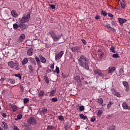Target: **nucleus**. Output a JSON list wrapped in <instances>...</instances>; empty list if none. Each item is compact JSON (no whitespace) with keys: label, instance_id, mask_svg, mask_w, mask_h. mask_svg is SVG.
<instances>
[{"label":"nucleus","instance_id":"obj_11","mask_svg":"<svg viewBox=\"0 0 130 130\" xmlns=\"http://www.w3.org/2000/svg\"><path fill=\"white\" fill-rule=\"evenodd\" d=\"M1 126L4 128V129H8L9 128V126H8V124L6 123L5 121H2L1 124Z\"/></svg>","mask_w":130,"mask_h":130},{"label":"nucleus","instance_id":"obj_16","mask_svg":"<svg viewBox=\"0 0 130 130\" xmlns=\"http://www.w3.org/2000/svg\"><path fill=\"white\" fill-rule=\"evenodd\" d=\"M10 106L11 108H12L13 112H16V111H17V109H18V107H17V106H15V105H10Z\"/></svg>","mask_w":130,"mask_h":130},{"label":"nucleus","instance_id":"obj_17","mask_svg":"<svg viewBox=\"0 0 130 130\" xmlns=\"http://www.w3.org/2000/svg\"><path fill=\"white\" fill-rule=\"evenodd\" d=\"M11 16L12 17H14V18H16V17H18L19 14L17 13V12L15 10H12L11 12Z\"/></svg>","mask_w":130,"mask_h":130},{"label":"nucleus","instance_id":"obj_27","mask_svg":"<svg viewBox=\"0 0 130 130\" xmlns=\"http://www.w3.org/2000/svg\"><path fill=\"white\" fill-rule=\"evenodd\" d=\"M122 105L123 109H125V110L127 109V108L128 107V105H127V104H126V103L125 102L123 103Z\"/></svg>","mask_w":130,"mask_h":130},{"label":"nucleus","instance_id":"obj_63","mask_svg":"<svg viewBox=\"0 0 130 130\" xmlns=\"http://www.w3.org/2000/svg\"><path fill=\"white\" fill-rule=\"evenodd\" d=\"M111 24H112V25H113V26H114V25H115V22L114 21H112L111 22Z\"/></svg>","mask_w":130,"mask_h":130},{"label":"nucleus","instance_id":"obj_49","mask_svg":"<svg viewBox=\"0 0 130 130\" xmlns=\"http://www.w3.org/2000/svg\"><path fill=\"white\" fill-rule=\"evenodd\" d=\"M52 101H53V102H56V101H57V98H53L52 99Z\"/></svg>","mask_w":130,"mask_h":130},{"label":"nucleus","instance_id":"obj_12","mask_svg":"<svg viewBox=\"0 0 130 130\" xmlns=\"http://www.w3.org/2000/svg\"><path fill=\"white\" fill-rule=\"evenodd\" d=\"M94 73L95 75H98V76H101V77H103V74H102V72L100 70H94Z\"/></svg>","mask_w":130,"mask_h":130},{"label":"nucleus","instance_id":"obj_38","mask_svg":"<svg viewBox=\"0 0 130 130\" xmlns=\"http://www.w3.org/2000/svg\"><path fill=\"white\" fill-rule=\"evenodd\" d=\"M35 58H36V60L37 62H38V63H39V64L41 63V61H40V59H39L38 57L36 56Z\"/></svg>","mask_w":130,"mask_h":130},{"label":"nucleus","instance_id":"obj_8","mask_svg":"<svg viewBox=\"0 0 130 130\" xmlns=\"http://www.w3.org/2000/svg\"><path fill=\"white\" fill-rule=\"evenodd\" d=\"M62 55H63V51H61L59 53L56 54L55 55L56 60H58V59H60Z\"/></svg>","mask_w":130,"mask_h":130},{"label":"nucleus","instance_id":"obj_55","mask_svg":"<svg viewBox=\"0 0 130 130\" xmlns=\"http://www.w3.org/2000/svg\"><path fill=\"white\" fill-rule=\"evenodd\" d=\"M98 52H100V53H101V55H103V54H104V53H102V50H101V49H99L98 50Z\"/></svg>","mask_w":130,"mask_h":130},{"label":"nucleus","instance_id":"obj_52","mask_svg":"<svg viewBox=\"0 0 130 130\" xmlns=\"http://www.w3.org/2000/svg\"><path fill=\"white\" fill-rule=\"evenodd\" d=\"M20 89L21 92H24V87H23V86L21 85L20 86Z\"/></svg>","mask_w":130,"mask_h":130},{"label":"nucleus","instance_id":"obj_29","mask_svg":"<svg viewBox=\"0 0 130 130\" xmlns=\"http://www.w3.org/2000/svg\"><path fill=\"white\" fill-rule=\"evenodd\" d=\"M8 82H10V83H11L12 85H13V84H15V83H16V81L15 80V79H8Z\"/></svg>","mask_w":130,"mask_h":130},{"label":"nucleus","instance_id":"obj_44","mask_svg":"<svg viewBox=\"0 0 130 130\" xmlns=\"http://www.w3.org/2000/svg\"><path fill=\"white\" fill-rule=\"evenodd\" d=\"M58 119H59V120H60L61 121H62L64 120V118H63V116H59L58 117Z\"/></svg>","mask_w":130,"mask_h":130},{"label":"nucleus","instance_id":"obj_6","mask_svg":"<svg viewBox=\"0 0 130 130\" xmlns=\"http://www.w3.org/2000/svg\"><path fill=\"white\" fill-rule=\"evenodd\" d=\"M74 80L77 83L78 86L79 87H82V82H81V78L79 76H76L74 77Z\"/></svg>","mask_w":130,"mask_h":130},{"label":"nucleus","instance_id":"obj_4","mask_svg":"<svg viewBox=\"0 0 130 130\" xmlns=\"http://www.w3.org/2000/svg\"><path fill=\"white\" fill-rule=\"evenodd\" d=\"M30 15V13H28L27 15H24L20 20V23H28L31 20Z\"/></svg>","mask_w":130,"mask_h":130},{"label":"nucleus","instance_id":"obj_54","mask_svg":"<svg viewBox=\"0 0 130 130\" xmlns=\"http://www.w3.org/2000/svg\"><path fill=\"white\" fill-rule=\"evenodd\" d=\"M50 7L51 9H55V5H51L50 6Z\"/></svg>","mask_w":130,"mask_h":130},{"label":"nucleus","instance_id":"obj_28","mask_svg":"<svg viewBox=\"0 0 130 130\" xmlns=\"http://www.w3.org/2000/svg\"><path fill=\"white\" fill-rule=\"evenodd\" d=\"M79 116L80 118H81V119H83L85 120L87 119V118H88V117H87V116H84L83 114H80L79 115Z\"/></svg>","mask_w":130,"mask_h":130},{"label":"nucleus","instance_id":"obj_58","mask_svg":"<svg viewBox=\"0 0 130 130\" xmlns=\"http://www.w3.org/2000/svg\"><path fill=\"white\" fill-rule=\"evenodd\" d=\"M2 116L3 117H5V118L7 117V114H6V113H3Z\"/></svg>","mask_w":130,"mask_h":130},{"label":"nucleus","instance_id":"obj_61","mask_svg":"<svg viewBox=\"0 0 130 130\" xmlns=\"http://www.w3.org/2000/svg\"><path fill=\"white\" fill-rule=\"evenodd\" d=\"M95 19H96V20H99V19H100V16H98V15H96L95 17Z\"/></svg>","mask_w":130,"mask_h":130},{"label":"nucleus","instance_id":"obj_43","mask_svg":"<svg viewBox=\"0 0 130 130\" xmlns=\"http://www.w3.org/2000/svg\"><path fill=\"white\" fill-rule=\"evenodd\" d=\"M101 14L104 17H106V16H107V13H106V11H102Z\"/></svg>","mask_w":130,"mask_h":130},{"label":"nucleus","instance_id":"obj_3","mask_svg":"<svg viewBox=\"0 0 130 130\" xmlns=\"http://www.w3.org/2000/svg\"><path fill=\"white\" fill-rule=\"evenodd\" d=\"M8 64L11 69H15L16 71H19L20 70V64L18 62H15L11 61L8 62Z\"/></svg>","mask_w":130,"mask_h":130},{"label":"nucleus","instance_id":"obj_53","mask_svg":"<svg viewBox=\"0 0 130 130\" xmlns=\"http://www.w3.org/2000/svg\"><path fill=\"white\" fill-rule=\"evenodd\" d=\"M115 89H114V88H112L111 89V92H112V94H115Z\"/></svg>","mask_w":130,"mask_h":130},{"label":"nucleus","instance_id":"obj_20","mask_svg":"<svg viewBox=\"0 0 130 130\" xmlns=\"http://www.w3.org/2000/svg\"><path fill=\"white\" fill-rule=\"evenodd\" d=\"M118 21H119V23H120V25H121L122 24H123V23H125V22H126L127 20H126V19L119 18L118 19Z\"/></svg>","mask_w":130,"mask_h":130},{"label":"nucleus","instance_id":"obj_59","mask_svg":"<svg viewBox=\"0 0 130 130\" xmlns=\"http://www.w3.org/2000/svg\"><path fill=\"white\" fill-rule=\"evenodd\" d=\"M50 69H51L52 70H53V69H54V64H51L50 66Z\"/></svg>","mask_w":130,"mask_h":130},{"label":"nucleus","instance_id":"obj_31","mask_svg":"<svg viewBox=\"0 0 130 130\" xmlns=\"http://www.w3.org/2000/svg\"><path fill=\"white\" fill-rule=\"evenodd\" d=\"M28 69L29 73H33V67L32 66V65L28 66Z\"/></svg>","mask_w":130,"mask_h":130},{"label":"nucleus","instance_id":"obj_37","mask_svg":"<svg viewBox=\"0 0 130 130\" xmlns=\"http://www.w3.org/2000/svg\"><path fill=\"white\" fill-rule=\"evenodd\" d=\"M47 129L48 130H52V129H54V126H52V125H49L47 127Z\"/></svg>","mask_w":130,"mask_h":130},{"label":"nucleus","instance_id":"obj_13","mask_svg":"<svg viewBox=\"0 0 130 130\" xmlns=\"http://www.w3.org/2000/svg\"><path fill=\"white\" fill-rule=\"evenodd\" d=\"M26 38V37L23 34H22L20 35L19 39H18V42H22V41H24V39Z\"/></svg>","mask_w":130,"mask_h":130},{"label":"nucleus","instance_id":"obj_15","mask_svg":"<svg viewBox=\"0 0 130 130\" xmlns=\"http://www.w3.org/2000/svg\"><path fill=\"white\" fill-rule=\"evenodd\" d=\"M33 48H29L27 51V55H28L29 56H31V55H32L33 54Z\"/></svg>","mask_w":130,"mask_h":130},{"label":"nucleus","instance_id":"obj_62","mask_svg":"<svg viewBox=\"0 0 130 130\" xmlns=\"http://www.w3.org/2000/svg\"><path fill=\"white\" fill-rule=\"evenodd\" d=\"M6 80V78H3L2 77L1 79V81L2 82H4V81H5Z\"/></svg>","mask_w":130,"mask_h":130},{"label":"nucleus","instance_id":"obj_22","mask_svg":"<svg viewBox=\"0 0 130 130\" xmlns=\"http://www.w3.org/2000/svg\"><path fill=\"white\" fill-rule=\"evenodd\" d=\"M71 50L73 52H78L79 51V47H74L71 48Z\"/></svg>","mask_w":130,"mask_h":130},{"label":"nucleus","instance_id":"obj_14","mask_svg":"<svg viewBox=\"0 0 130 130\" xmlns=\"http://www.w3.org/2000/svg\"><path fill=\"white\" fill-rule=\"evenodd\" d=\"M116 70V68H115V67H113L111 68H109V70L108 71V73L111 74L112 73L115 72Z\"/></svg>","mask_w":130,"mask_h":130},{"label":"nucleus","instance_id":"obj_48","mask_svg":"<svg viewBox=\"0 0 130 130\" xmlns=\"http://www.w3.org/2000/svg\"><path fill=\"white\" fill-rule=\"evenodd\" d=\"M108 130H115V127L112 126L110 127L109 128H108Z\"/></svg>","mask_w":130,"mask_h":130},{"label":"nucleus","instance_id":"obj_50","mask_svg":"<svg viewBox=\"0 0 130 130\" xmlns=\"http://www.w3.org/2000/svg\"><path fill=\"white\" fill-rule=\"evenodd\" d=\"M22 117V116L21 114H19V115H17V119H21Z\"/></svg>","mask_w":130,"mask_h":130},{"label":"nucleus","instance_id":"obj_9","mask_svg":"<svg viewBox=\"0 0 130 130\" xmlns=\"http://www.w3.org/2000/svg\"><path fill=\"white\" fill-rule=\"evenodd\" d=\"M122 84L123 86H124V87H125L126 88L125 89L126 92H128V91H129V85H128V83H127V82L126 81H123L122 82Z\"/></svg>","mask_w":130,"mask_h":130},{"label":"nucleus","instance_id":"obj_2","mask_svg":"<svg viewBox=\"0 0 130 130\" xmlns=\"http://www.w3.org/2000/svg\"><path fill=\"white\" fill-rule=\"evenodd\" d=\"M49 34H50L52 38L53 39V41L55 42H57L58 40H59L60 38H61L63 35L62 34L56 35L55 34V30H51L49 31Z\"/></svg>","mask_w":130,"mask_h":130},{"label":"nucleus","instance_id":"obj_32","mask_svg":"<svg viewBox=\"0 0 130 130\" xmlns=\"http://www.w3.org/2000/svg\"><path fill=\"white\" fill-rule=\"evenodd\" d=\"M44 80L46 84H49V80H48V77H47V76H44Z\"/></svg>","mask_w":130,"mask_h":130},{"label":"nucleus","instance_id":"obj_24","mask_svg":"<svg viewBox=\"0 0 130 130\" xmlns=\"http://www.w3.org/2000/svg\"><path fill=\"white\" fill-rule=\"evenodd\" d=\"M98 103H99V105L103 106V99H102V98L98 99Z\"/></svg>","mask_w":130,"mask_h":130},{"label":"nucleus","instance_id":"obj_30","mask_svg":"<svg viewBox=\"0 0 130 130\" xmlns=\"http://www.w3.org/2000/svg\"><path fill=\"white\" fill-rule=\"evenodd\" d=\"M31 126H28V125H26L24 126L23 130H31Z\"/></svg>","mask_w":130,"mask_h":130},{"label":"nucleus","instance_id":"obj_41","mask_svg":"<svg viewBox=\"0 0 130 130\" xmlns=\"http://www.w3.org/2000/svg\"><path fill=\"white\" fill-rule=\"evenodd\" d=\"M113 57H114V58H118V57H119V56L118 55V54L116 53V54H113L112 55Z\"/></svg>","mask_w":130,"mask_h":130},{"label":"nucleus","instance_id":"obj_56","mask_svg":"<svg viewBox=\"0 0 130 130\" xmlns=\"http://www.w3.org/2000/svg\"><path fill=\"white\" fill-rule=\"evenodd\" d=\"M108 16L112 19H113V15L111 14V13L108 14Z\"/></svg>","mask_w":130,"mask_h":130},{"label":"nucleus","instance_id":"obj_5","mask_svg":"<svg viewBox=\"0 0 130 130\" xmlns=\"http://www.w3.org/2000/svg\"><path fill=\"white\" fill-rule=\"evenodd\" d=\"M27 124L29 125H36L37 124V121L34 117H30L27 121Z\"/></svg>","mask_w":130,"mask_h":130},{"label":"nucleus","instance_id":"obj_1","mask_svg":"<svg viewBox=\"0 0 130 130\" xmlns=\"http://www.w3.org/2000/svg\"><path fill=\"white\" fill-rule=\"evenodd\" d=\"M78 63L80 67L84 68L85 70H89V59L83 55H80L78 59Z\"/></svg>","mask_w":130,"mask_h":130},{"label":"nucleus","instance_id":"obj_23","mask_svg":"<svg viewBox=\"0 0 130 130\" xmlns=\"http://www.w3.org/2000/svg\"><path fill=\"white\" fill-rule=\"evenodd\" d=\"M28 61H29V60L28 59V58H24L23 60L22 61V65L24 66V64H26V63H28Z\"/></svg>","mask_w":130,"mask_h":130},{"label":"nucleus","instance_id":"obj_18","mask_svg":"<svg viewBox=\"0 0 130 130\" xmlns=\"http://www.w3.org/2000/svg\"><path fill=\"white\" fill-rule=\"evenodd\" d=\"M121 7L122 9H124L126 6V2L124 0H122L120 2Z\"/></svg>","mask_w":130,"mask_h":130},{"label":"nucleus","instance_id":"obj_19","mask_svg":"<svg viewBox=\"0 0 130 130\" xmlns=\"http://www.w3.org/2000/svg\"><path fill=\"white\" fill-rule=\"evenodd\" d=\"M45 95V92L43 90H40L38 92V97H43Z\"/></svg>","mask_w":130,"mask_h":130},{"label":"nucleus","instance_id":"obj_34","mask_svg":"<svg viewBox=\"0 0 130 130\" xmlns=\"http://www.w3.org/2000/svg\"><path fill=\"white\" fill-rule=\"evenodd\" d=\"M101 115H102V111L99 110L97 113V116H98L99 117H100V116H101Z\"/></svg>","mask_w":130,"mask_h":130},{"label":"nucleus","instance_id":"obj_47","mask_svg":"<svg viewBox=\"0 0 130 130\" xmlns=\"http://www.w3.org/2000/svg\"><path fill=\"white\" fill-rule=\"evenodd\" d=\"M95 120H96V118L95 117H92L90 119V121H91L92 122H94V121H95Z\"/></svg>","mask_w":130,"mask_h":130},{"label":"nucleus","instance_id":"obj_36","mask_svg":"<svg viewBox=\"0 0 130 130\" xmlns=\"http://www.w3.org/2000/svg\"><path fill=\"white\" fill-rule=\"evenodd\" d=\"M41 112H42V113H46L47 112V108H43Z\"/></svg>","mask_w":130,"mask_h":130},{"label":"nucleus","instance_id":"obj_64","mask_svg":"<svg viewBox=\"0 0 130 130\" xmlns=\"http://www.w3.org/2000/svg\"><path fill=\"white\" fill-rule=\"evenodd\" d=\"M83 85H88V82L87 81H84Z\"/></svg>","mask_w":130,"mask_h":130},{"label":"nucleus","instance_id":"obj_40","mask_svg":"<svg viewBox=\"0 0 130 130\" xmlns=\"http://www.w3.org/2000/svg\"><path fill=\"white\" fill-rule=\"evenodd\" d=\"M113 104V103L112 102H110L109 104L107 105V107L108 108H110L111 107V105Z\"/></svg>","mask_w":130,"mask_h":130},{"label":"nucleus","instance_id":"obj_21","mask_svg":"<svg viewBox=\"0 0 130 130\" xmlns=\"http://www.w3.org/2000/svg\"><path fill=\"white\" fill-rule=\"evenodd\" d=\"M105 27H106L108 29H110L111 31H115V29L113 27H111L109 23L106 24Z\"/></svg>","mask_w":130,"mask_h":130},{"label":"nucleus","instance_id":"obj_35","mask_svg":"<svg viewBox=\"0 0 130 130\" xmlns=\"http://www.w3.org/2000/svg\"><path fill=\"white\" fill-rule=\"evenodd\" d=\"M110 51L111 52H113V53H115V50L114 49V47L113 46H112L110 49Z\"/></svg>","mask_w":130,"mask_h":130},{"label":"nucleus","instance_id":"obj_33","mask_svg":"<svg viewBox=\"0 0 130 130\" xmlns=\"http://www.w3.org/2000/svg\"><path fill=\"white\" fill-rule=\"evenodd\" d=\"M56 92V90L55 89H54L52 90L50 93V96H54V93Z\"/></svg>","mask_w":130,"mask_h":130},{"label":"nucleus","instance_id":"obj_57","mask_svg":"<svg viewBox=\"0 0 130 130\" xmlns=\"http://www.w3.org/2000/svg\"><path fill=\"white\" fill-rule=\"evenodd\" d=\"M81 41H82V43H83V44H84V45H86V41H85V40L82 39V40H81Z\"/></svg>","mask_w":130,"mask_h":130},{"label":"nucleus","instance_id":"obj_46","mask_svg":"<svg viewBox=\"0 0 130 130\" xmlns=\"http://www.w3.org/2000/svg\"><path fill=\"white\" fill-rule=\"evenodd\" d=\"M55 73H56V74H59V68L58 67H56Z\"/></svg>","mask_w":130,"mask_h":130},{"label":"nucleus","instance_id":"obj_25","mask_svg":"<svg viewBox=\"0 0 130 130\" xmlns=\"http://www.w3.org/2000/svg\"><path fill=\"white\" fill-rule=\"evenodd\" d=\"M124 75V71L122 68H121L119 70V75H117V76H119L121 77V76H123Z\"/></svg>","mask_w":130,"mask_h":130},{"label":"nucleus","instance_id":"obj_45","mask_svg":"<svg viewBox=\"0 0 130 130\" xmlns=\"http://www.w3.org/2000/svg\"><path fill=\"white\" fill-rule=\"evenodd\" d=\"M79 110L80 111H83V110H85V107H84L83 106H81L79 107Z\"/></svg>","mask_w":130,"mask_h":130},{"label":"nucleus","instance_id":"obj_7","mask_svg":"<svg viewBox=\"0 0 130 130\" xmlns=\"http://www.w3.org/2000/svg\"><path fill=\"white\" fill-rule=\"evenodd\" d=\"M27 27L28 25H27V24L22 22H20V23H19V28L21 29V30H24L27 29Z\"/></svg>","mask_w":130,"mask_h":130},{"label":"nucleus","instance_id":"obj_42","mask_svg":"<svg viewBox=\"0 0 130 130\" xmlns=\"http://www.w3.org/2000/svg\"><path fill=\"white\" fill-rule=\"evenodd\" d=\"M23 102L25 104H26V103H28V102H29V99H28V98L24 99Z\"/></svg>","mask_w":130,"mask_h":130},{"label":"nucleus","instance_id":"obj_10","mask_svg":"<svg viewBox=\"0 0 130 130\" xmlns=\"http://www.w3.org/2000/svg\"><path fill=\"white\" fill-rule=\"evenodd\" d=\"M39 58H40V60L41 61V62L42 63H46V62L47 61L45 57L43 56L42 55H39Z\"/></svg>","mask_w":130,"mask_h":130},{"label":"nucleus","instance_id":"obj_26","mask_svg":"<svg viewBox=\"0 0 130 130\" xmlns=\"http://www.w3.org/2000/svg\"><path fill=\"white\" fill-rule=\"evenodd\" d=\"M13 29L16 30L18 29L19 27L20 28V24H18L17 23H14L13 25Z\"/></svg>","mask_w":130,"mask_h":130},{"label":"nucleus","instance_id":"obj_39","mask_svg":"<svg viewBox=\"0 0 130 130\" xmlns=\"http://www.w3.org/2000/svg\"><path fill=\"white\" fill-rule=\"evenodd\" d=\"M15 77H17L19 79V80H22V76H21V75L20 74H15Z\"/></svg>","mask_w":130,"mask_h":130},{"label":"nucleus","instance_id":"obj_60","mask_svg":"<svg viewBox=\"0 0 130 130\" xmlns=\"http://www.w3.org/2000/svg\"><path fill=\"white\" fill-rule=\"evenodd\" d=\"M62 78H67V75L66 74H64L63 73L61 74Z\"/></svg>","mask_w":130,"mask_h":130},{"label":"nucleus","instance_id":"obj_51","mask_svg":"<svg viewBox=\"0 0 130 130\" xmlns=\"http://www.w3.org/2000/svg\"><path fill=\"white\" fill-rule=\"evenodd\" d=\"M115 95L117 96V97H120V93H119V92H115Z\"/></svg>","mask_w":130,"mask_h":130}]
</instances>
